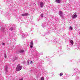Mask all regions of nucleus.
<instances>
[{
    "mask_svg": "<svg viewBox=\"0 0 80 80\" xmlns=\"http://www.w3.org/2000/svg\"><path fill=\"white\" fill-rule=\"evenodd\" d=\"M5 43H3L2 44V45H5Z\"/></svg>",
    "mask_w": 80,
    "mask_h": 80,
    "instance_id": "dca6fc26",
    "label": "nucleus"
},
{
    "mask_svg": "<svg viewBox=\"0 0 80 80\" xmlns=\"http://www.w3.org/2000/svg\"><path fill=\"white\" fill-rule=\"evenodd\" d=\"M59 13L61 15V16H62V15L63 13H62V12H61V11H60L59 12Z\"/></svg>",
    "mask_w": 80,
    "mask_h": 80,
    "instance_id": "6e6552de",
    "label": "nucleus"
},
{
    "mask_svg": "<svg viewBox=\"0 0 80 80\" xmlns=\"http://www.w3.org/2000/svg\"><path fill=\"white\" fill-rule=\"evenodd\" d=\"M4 57L5 58H6V57H7V55H6L5 54V55H4Z\"/></svg>",
    "mask_w": 80,
    "mask_h": 80,
    "instance_id": "2eb2a0df",
    "label": "nucleus"
},
{
    "mask_svg": "<svg viewBox=\"0 0 80 80\" xmlns=\"http://www.w3.org/2000/svg\"><path fill=\"white\" fill-rule=\"evenodd\" d=\"M22 68V67L20 66V64H19L17 65V67L16 68V70L17 71V72H18V71L21 70Z\"/></svg>",
    "mask_w": 80,
    "mask_h": 80,
    "instance_id": "f257e3e1",
    "label": "nucleus"
},
{
    "mask_svg": "<svg viewBox=\"0 0 80 80\" xmlns=\"http://www.w3.org/2000/svg\"><path fill=\"white\" fill-rule=\"evenodd\" d=\"M41 17H43V15H42V14L41 15Z\"/></svg>",
    "mask_w": 80,
    "mask_h": 80,
    "instance_id": "a211bd4d",
    "label": "nucleus"
},
{
    "mask_svg": "<svg viewBox=\"0 0 80 80\" xmlns=\"http://www.w3.org/2000/svg\"><path fill=\"white\" fill-rule=\"evenodd\" d=\"M11 31H12L13 30V28H10Z\"/></svg>",
    "mask_w": 80,
    "mask_h": 80,
    "instance_id": "ddd939ff",
    "label": "nucleus"
},
{
    "mask_svg": "<svg viewBox=\"0 0 80 80\" xmlns=\"http://www.w3.org/2000/svg\"><path fill=\"white\" fill-rule=\"evenodd\" d=\"M33 45H30V48H32L33 47Z\"/></svg>",
    "mask_w": 80,
    "mask_h": 80,
    "instance_id": "4468645a",
    "label": "nucleus"
},
{
    "mask_svg": "<svg viewBox=\"0 0 80 80\" xmlns=\"http://www.w3.org/2000/svg\"><path fill=\"white\" fill-rule=\"evenodd\" d=\"M77 15L76 14H75L73 16L72 15V18H77Z\"/></svg>",
    "mask_w": 80,
    "mask_h": 80,
    "instance_id": "7ed1b4c3",
    "label": "nucleus"
},
{
    "mask_svg": "<svg viewBox=\"0 0 80 80\" xmlns=\"http://www.w3.org/2000/svg\"><path fill=\"white\" fill-rule=\"evenodd\" d=\"M21 15L22 16H28V13H26L25 14H22Z\"/></svg>",
    "mask_w": 80,
    "mask_h": 80,
    "instance_id": "20e7f679",
    "label": "nucleus"
},
{
    "mask_svg": "<svg viewBox=\"0 0 80 80\" xmlns=\"http://www.w3.org/2000/svg\"><path fill=\"white\" fill-rule=\"evenodd\" d=\"M39 3L41 8H42L43 6V2H40Z\"/></svg>",
    "mask_w": 80,
    "mask_h": 80,
    "instance_id": "f03ea898",
    "label": "nucleus"
},
{
    "mask_svg": "<svg viewBox=\"0 0 80 80\" xmlns=\"http://www.w3.org/2000/svg\"><path fill=\"white\" fill-rule=\"evenodd\" d=\"M25 51L23 50H21L19 51V53H23Z\"/></svg>",
    "mask_w": 80,
    "mask_h": 80,
    "instance_id": "39448f33",
    "label": "nucleus"
},
{
    "mask_svg": "<svg viewBox=\"0 0 80 80\" xmlns=\"http://www.w3.org/2000/svg\"><path fill=\"white\" fill-rule=\"evenodd\" d=\"M69 29H71V30H73V28H72V27L71 26H70L69 28Z\"/></svg>",
    "mask_w": 80,
    "mask_h": 80,
    "instance_id": "1a4fd4ad",
    "label": "nucleus"
},
{
    "mask_svg": "<svg viewBox=\"0 0 80 80\" xmlns=\"http://www.w3.org/2000/svg\"><path fill=\"white\" fill-rule=\"evenodd\" d=\"M63 73L61 72L60 74V76H62V75H63Z\"/></svg>",
    "mask_w": 80,
    "mask_h": 80,
    "instance_id": "f8f14e48",
    "label": "nucleus"
},
{
    "mask_svg": "<svg viewBox=\"0 0 80 80\" xmlns=\"http://www.w3.org/2000/svg\"><path fill=\"white\" fill-rule=\"evenodd\" d=\"M33 63V62L31 61L30 62V63Z\"/></svg>",
    "mask_w": 80,
    "mask_h": 80,
    "instance_id": "f3484780",
    "label": "nucleus"
},
{
    "mask_svg": "<svg viewBox=\"0 0 80 80\" xmlns=\"http://www.w3.org/2000/svg\"><path fill=\"white\" fill-rule=\"evenodd\" d=\"M57 3H60V0H56Z\"/></svg>",
    "mask_w": 80,
    "mask_h": 80,
    "instance_id": "423d86ee",
    "label": "nucleus"
},
{
    "mask_svg": "<svg viewBox=\"0 0 80 80\" xmlns=\"http://www.w3.org/2000/svg\"><path fill=\"white\" fill-rule=\"evenodd\" d=\"M5 69H7V68H5Z\"/></svg>",
    "mask_w": 80,
    "mask_h": 80,
    "instance_id": "6ab92c4d",
    "label": "nucleus"
},
{
    "mask_svg": "<svg viewBox=\"0 0 80 80\" xmlns=\"http://www.w3.org/2000/svg\"><path fill=\"white\" fill-rule=\"evenodd\" d=\"M70 42L71 43V44H72V45H73V41H72V40H71L70 41Z\"/></svg>",
    "mask_w": 80,
    "mask_h": 80,
    "instance_id": "0eeeda50",
    "label": "nucleus"
},
{
    "mask_svg": "<svg viewBox=\"0 0 80 80\" xmlns=\"http://www.w3.org/2000/svg\"><path fill=\"white\" fill-rule=\"evenodd\" d=\"M41 80H44V78H43V77H42L41 78Z\"/></svg>",
    "mask_w": 80,
    "mask_h": 80,
    "instance_id": "9b49d317",
    "label": "nucleus"
},
{
    "mask_svg": "<svg viewBox=\"0 0 80 80\" xmlns=\"http://www.w3.org/2000/svg\"><path fill=\"white\" fill-rule=\"evenodd\" d=\"M30 43L32 45H33V42H31Z\"/></svg>",
    "mask_w": 80,
    "mask_h": 80,
    "instance_id": "9d476101",
    "label": "nucleus"
}]
</instances>
